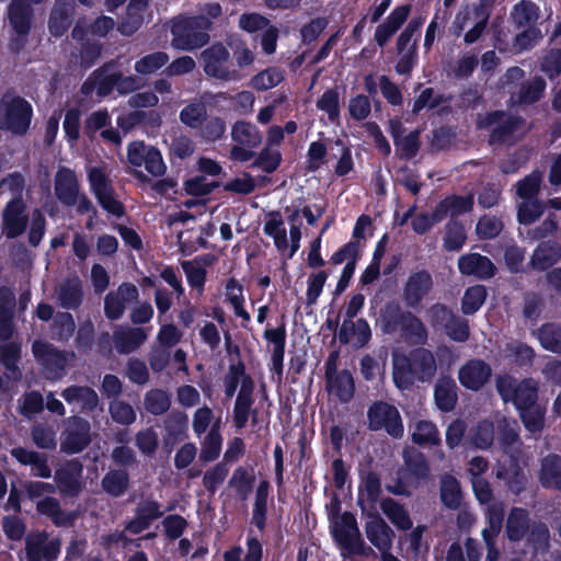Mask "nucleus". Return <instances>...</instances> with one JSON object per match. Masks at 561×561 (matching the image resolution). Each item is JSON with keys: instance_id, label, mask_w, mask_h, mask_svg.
Wrapping results in <instances>:
<instances>
[{"instance_id": "nucleus-1", "label": "nucleus", "mask_w": 561, "mask_h": 561, "mask_svg": "<svg viewBox=\"0 0 561 561\" xmlns=\"http://www.w3.org/2000/svg\"><path fill=\"white\" fill-rule=\"evenodd\" d=\"M436 373L437 360L428 348L416 347L408 354L392 353V379L400 390H408L415 382L431 383Z\"/></svg>"}, {"instance_id": "nucleus-2", "label": "nucleus", "mask_w": 561, "mask_h": 561, "mask_svg": "<svg viewBox=\"0 0 561 561\" xmlns=\"http://www.w3.org/2000/svg\"><path fill=\"white\" fill-rule=\"evenodd\" d=\"M211 21L204 15H179L171 25V45L180 50H194L209 42Z\"/></svg>"}, {"instance_id": "nucleus-3", "label": "nucleus", "mask_w": 561, "mask_h": 561, "mask_svg": "<svg viewBox=\"0 0 561 561\" xmlns=\"http://www.w3.org/2000/svg\"><path fill=\"white\" fill-rule=\"evenodd\" d=\"M33 108L28 101L13 93L0 100V129L14 135H24L30 128Z\"/></svg>"}, {"instance_id": "nucleus-4", "label": "nucleus", "mask_w": 561, "mask_h": 561, "mask_svg": "<svg viewBox=\"0 0 561 561\" xmlns=\"http://www.w3.org/2000/svg\"><path fill=\"white\" fill-rule=\"evenodd\" d=\"M54 191L57 199L67 207H76L79 214L95 211L90 198L80 191L76 172L61 167L54 178Z\"/></svg>"}, {"instance_id": "nucleus-5", "label": "nucleus", "mask_w": 561, "mask_h": 561, "mask_svg": "<svg viewBox=\"0 0 561 561\" xmlns=\"http://www.w3.org/2000/svg\"><path fill=\"white\" fill-rule=\"evenodd\" d=\"M331 531L341 548L344 559L365 553V542L360 536L355 516L350 512L332 518Z\"/></svg>"}, {"instance_id": "nucleus-6", "label": "nucleus", "mask_w": 561, "mask_h": 561, "mask_svg": "<svg viewBox=\"0 0 561 561\" xmlns=\"http://www.w3.org/2000/svg\"><path fill=\"white\" fill-rule=\"evenodd\" d=\"M495 388L504 402H512L517 410L537 403L539 382L534 378L517 380L510 375H501Z\"/></svg>"}, {"instance_id": "nucleus-7", "label": "nucleus", "mask_w": 561, "mask_h": 561, "mask_svg": "<svg viewBox=\"0 0 561 561\" xmlns=\"http://www.w3.org/2000/svg\"><path fill=\"white\" fill-rule=\"evenodd\" d=\"M201 61L204 72L220 81H237L240 72L232 67L229 50L220 43L213 44L202 51Z\"/></svg>"}, {"instance_id": "nucleus-8", "label": "nucleus", "mask_w": 561, "mask_h": 561, "mask_svg": "<svg viewBox=\"0 0 561 561\" xmlns=\"http://www.w3.org/2000/svg\"><path fill=\"white\" fill-rule=\"evenodd\" d=\"M7 21L15 35L11 39L10 48L18 53L23 48L33 23V9L28 1L11 0L7 8Z\"/></svg>"}, {"instance_id": "nucleus-9", "label": "nucleus", "mask_w": 561, "mask_h": 561, "mask_svg": "<svg viewBox=\"0 0 561 561\" xmlns=\"http://www.w3.org/2000/svg\"><path fill=\"white\" fill-rule=\"evenodd\" d=\"M91 424L79 415H72L65 421L60 435V450L72 455L81 453L91 443Z\"/></svg>"}, {"instance_id": "nucleus-10", "label": "nucleus", "mask_w": 561, "mask_h": 561, "mask_svg": "<svg viewBox=\"0 0 561 561\" xmlns=\"http://www.w3.org/2000/svg\"><path fill=\"white\" fill-rule=\"evenodd\" d=\"M61 548V540L50 537L44 530H34L25 537V556L27 561H56Z\"/></svg>"}, {"instance_id": "nucleus-11", "label": "nucleus", "mask_w": 561, "mask_h": 561, "mask_svg": "<svg viewBox=\"0 0 561 561\" xmlns=\"http://www.w3.org/2000/svg\"><path fill=\"white\" fill-rule=\"evenodd\" d=\"M496 124L493 128L491 144H511L523 137L527 130L523 118L512 115H505L501 112L491 113L488 116V125Z\"/></svg>"}, {"instance_id": "nucleus-12", "label": "nucleus", "mask_w": 561, "mask_h": 561, "mask_svg": "<svg viewBox=\"0 0 561 561\" xmlns=\"http://www.w3.org/2000/svg\"><path fill=\"white\" fill-rule=\"evenodd\" d=\"M32 351L36 360L44 367L46 377L53 380L65 375L68 358L75 356L42 341H35Z\"/></svg>"}, {"instance_id": "nucleus-13", "label": "nucleus", "mask_w": 561, "mask_h": 561, "mask_svg": "<svg viewBox=\"0 0 561 561\" xmlns=\"http://www.w3.org/2000/svg\"><path fill=\"white\" fill-rule=\"evenodd\" d=\"M383 330L387 333L399 330L407 341L415 345H423L428 339L427 330L421 319L408 311L394 314L387 321Z\"/></svg>"}, {"instance_id": "nucleus-14", "label": "nucleus", "mask_w": 561, "mask_h": 561, "mask_svg": "<svg viewBox=\"0 0 561 561\" xmlns=\"http://www.w3.org/2000/svg\"><path fill=\"white\" fill-rule=\"evenodd\" d=\"M127 158L128 162L135 168L144 165L151 176H162L167 171L160 151L146 146L142 141H134L128 146Z\"/></svg>"}, {"instance_id": "nucleus-15", "label": "nucleus", "mask_w": 561, "mask_h": 561, "mask_svg": "<svg viewBox=\"0 0 561 561\" xmlns=\"http://www.w3.org/2000/svg\"><path fill=\"white\" fill-rule=\"evenodd\" d=\"M369 427L374 431L385 428L394 438L403 435V424L398 409L386 402H377L368 410Z\"/></svg>"}, {"instance_id": "nucleus-16", "label": "nucleus", "mask_w": 561, "mask_h": 561, "mask_svg": "<svg viewBox=\"0 0 561 561\" xmlns=\"http://www.w3.org/2000/svg\"><path fill=\"white\" fill-rule=\"evenodd\" d=\"M325 380L328 392L341 403H347L353 399L355 393L353 376L346 369L337 370L332 357L325 365Z\"/></svg>"}, {"instance_id": "nucleus-17", "label": "nucleus", "mask_w": 561, "mask_h": 561, "mask_svg": "<svg viewBox=\"0 0 561 561\" xmlns=\"http://www.w3.org/2000/svg\"><path fill=\"white\" fill-rule=\"evenodd\" d=\"M138 288L131 283H123L104 298V314L111 320H119L129 304L138 299Z\"/></svg>"}, {"instance_id": "nucleus-18", "label": "nucleus", "mask_w": 561, "mask_h": 561, "mask_svg": "<svg viewBox=\"0 0 561 561\" xmlns=\"http://www.w3.org/2000/svg\"><path fill=\"white\" fill-rule=\"evenodd\" d=\"M26 205L23 198H11L2 210V232L8 239L24 233L27 227Z\"/></svg>"}, {"instance_id": "nucleus-19", "label": "nucleus", "mask_w": 561, "mask_h": 561, "mask_svg": "<svg viewBox=\"0 0 561 561\" xmlns=\"http://www.w3.org/2000/svg\"><path fill=\"white\" fill-rule=\"evenodd\" d=\"M51 298L62 309H78L84 298L81 279L78 276H71L59 282L53 290Z\"/></svg>"}, {"instance_id": "nucleus-20", "label": "nucleus", "mask_w": 561, "mask_h": 561, "mask_svg": "<svg viewBox=\"0 0 561 561\" xmlns=\"http://www.w3.org/2000/svg\"><path fill=\"white\" fill-rule=\"evenodd\" d=\"M491 366L480 358L467 360L458 370V379L465 388L478 391L490 380Z\"/></svg>"}, {"instance_id": "nucleus-21", "label": "nucleus", "mask_w": 561, "mask_h": 561, "mask_svg": "<svg viewBox=\"0 0 561 561\" xmlns=\"http://www.w3.org/2000/svg\"><path fill=\"white\" fill-rule=\"evenodd\" d=\"M162 515L163 512L159 502L152 499H142L135 508V516L126 522L125 530L138 535L148 529Z\"/></svg>"}, {"instance_id": "nucleus-22", "label": "nucleus", "mask_w": 561, "mask_h": 561, "mask_svg": "<svg viewBox=\"0 0 561 561\" xmlns=\"http://www.w3.org/2000/svg\"><path fill=\"white\" fill-rule=\"evenodd\" d=\"M492 4V0H479L477 3L463 7L455 18V33L459 35L470 25H488Z\"/></svg>"}, {"instance_id": "nucleus-23", "label": "nucleus", "mask_w": 561, "mask_h": 561, "mask_svg": "<svg viewBox=\"0 0 561 561\" xmlns=\"http://www.w3.org/2000/svg\"><path fill=\"white\" fill-rule=\"evenodd\" d=\"M433 285L434 282L430 272L422 270L412 273L403 287V299L407 306L411 308L417 307L432 290Z\"/></svg>"}, {"instance_id": "nucleus-24", "label": "nucleus", "mask_w": 561, "mask_h": 561, "mask_svg": "<svg viewBox=\"0 0 561 561\" xmlns=\"http://www.w3.org/2000/svg\"><path fill=\"white\" fill-rule=\"evenodd\" d=\"M60 396L73 410L82 413L93 412L100 403L99 394L89 386L71 385Z\"/></svg>"}, {"instance_id": "nucleus-25", "label": "nucleus", "mask_w": 561, "mask_h": 561, "mask_svg": "<svg viewBox=\"0 0 561 561\" xmlns=\"http://www.w3.org/2000/svg\"><path fill=\"white\" fill-rule=\"evenodd\" d=\"M254 390L243 389L239 391L232 411V421L237 430L245 427L248 421L252 426L260 423L259 410L254 408Z\"/></svg>"}, {"instance_id": "nucleus-26", "label": "nucleus", "mask_w": 561, "mask_h": 561, "mask_svg": "<svg viewBox=\"0 0 561 561\" xmlns=\"http://www.w3.org/2000/svg\"><path fill=\"white\" fill-rule=\"evenodd\" d=\"M82 465L78 460L66 462L55 472V481L59 492L67 496H76L82 489Z\"/></svg>"}, {"instance_id": "nucleus-27", "label": "nucleus", "mask_w": 561, "mask_h": 561, "mask_svg": "<svg viewBox=\"0 0 561 561\" xmlns=\"http://www.w3.org/2000/svg\"><path fill=\"white\" fill-rule=\"evenodd\" d=\"M404 468L400 471L410 485L417 486L430 477V467L425 456L415 448L403 451Z\"/></svg>"}, {"instance_id": "nucleus-28", "label": "nucleus", "mask_w": 561, "mask_h": 561, "mask_svg": "<svg viewBox=\"0 0 561 561\" xmlns=\"http://www.w3.org/2000/svg\"><path fill=\"white\" fill-rule=\"evenodd\" d=\"M148 339L142 328L118 325L113 332V344L118 354L127 355L136 352Z\"/></svg>"}, {"instance_id": "nucleus-29", "label": "nucleus", "mask_w": 561, "mask_h": 561, "mask_svg": "<svg viewBox=\"0 0 561 561\" xmlns=\"http://www.w3.org/2000/svg\"><path fill=\"white\" fill-rule=\"evenodd\" d=\"M370 337V328L364 319L344 320L339 331V341L356 348L365 346Z\"/></svg>"}, {"instance_id": "nucleus-30", "label": "nucleus", "mask_w": 561, "mask_h": 561, "mask_svg": "<svg viewBox=\"0 0 561 561\" xmlns=\"http://www.w3.org/2000/svg\"><path fill=\"white\" fill-rule=\"evenodd\" d=\"M499 443L508 458L519 459L522 456L523 443L518 436L516 421L502 417L497 421Z\"/></svg>"}, {"instance_id": "nucleus-31", "label": "nucleus", "mask_w": 561, "mask_h": 561, "mask_svg": "<svg viewBox=\"0 0 561 561\" xmlns=\"http://www.w3.org/2000/svg\"><path fill=\"white\" fill-rule=\"evenodd\" d=\"M458 268L462 275L476 276L481 279L492 277L495 272L492 261L479 253L461 255L458 260Z\"/></svg>"}, {"instance_id": "nucleus-32", "label": "nucleus", "mask_w": 561, "mask_h": 561, "mask_svg": "<svg viewBox=\"0 0 561 561\" xmlns=\"http://www.w3.org/2000/svg\"><path fill=\"white\" fill-rule=\"evenodd\" d=\"M240 386L239 391L243 389L254 390L255 383L245 371V365L241 360L230 363L224 377V391L227 398H232Z\"/></svg>"}, {"instance_id": "nucleus-33", "label": "nucleus", "mask_w": 561, "mask_h": 561, "mask_svg": "<svg viewBox=\"0 0 561 561\" xmlns=\"http://www.w3.org/2000/svg\"><path fill=\"white\" fill-rule=\"evenodd\" d=\"M10 454L21 465L30 466L34 477L44 479L51 477V469L48 466L46 455L23 447H15L11 449Z\"/></svg>"}, {"instance_id": "nucleus-34", "label": "nucleus", "mask_w": 561, "mask_h": 561, "mask_svg": "<svg viewBox=\"0 0 561 561\" xmlns=\"http://www.w3.org/2000/svg\"><path fill=\"white\" fill-rule=\"evenodd\" d=\"M75 12V0H56L49 18V32L55 36L62 35L71 25Z\"/></svg>"}, {"instance_id": "nucleus-35", "label": "nucleus", "mask_w": 561, "mask_h": 561, "mask_svg": "<svg viewBox=\"0 0 561 561\" xmlns=\"http://www.w3.org/2000/svg\"><path fill=\"white\" fill-rule=\"evenodd\" d=\"M365 534L380 552H388L391 549L393 531L381 517L376 516L367 522Z\"/></svg>"}, {"instance_id": "nucleus-36", "label": "nucleus", "mask_w": 561, "mask_h": 561, "mask_svg": "<svg viewBox=\"0 0 561 561\" xmlns=\"http://www.w3.org/2000/svg\"><path fill=\"white\" fill-rule=\"evenodd\" d=\"M36 510L39 514L48 516L57 527H70L77 519V513L61 510L59 501L50 496L38 501Z\"/></svg>"}, {"instance_id": "nucleus-37", "label": "nucleus", "mask_w": 561, "mask_h": 561, "mask_svg": "<svg viewBox=\"0 0 561 561\" xmlns=\"http://www.w3.org/2000/svg\"><path fill=\"white\" fill-rule=\"evenodd\" d=\"M473 195H451L439 202L435 207V219L444 220L447 216H459L472 210Z\"/></svg>"}, {"instance_id": "nucleus-38", "label": "nucleus", "mask_w": 561, "mask_h": 561, "mask_svg": "<svg viewBox=\"0 0 561 561\" xmlns=\"http://www.w3.org/2000/svg\"><path fill=\"white\" fill-rule=\"evenodd\" d=\"M561 259V245L554 241H545L538 244L531 257L530 265L534 270L546 271Z\"/></svg>"}, {"instance_id": "nucleus-39", "label": "nucleus", "mask_w": 561, "mask_h": 561, "mask_svg": "<svg viewBox=\"0 0 561 561\" xmlns=\"http://www.w3.org/2000/svg\"><path fill=\"white\" fill-rule=\"evenodd\" d=\"M410 5H400L396 8L387 20L378 25L375 33V39L379 46H383L389 38L400 28L408 19Z\"/></svg>"}, {"instance_id": "nucleus-40", "label": "nucleus", "mask_w": 561, "mask_h": 561, "mask_svg": "<svg viewBox=\"0 0 561 561\" xmlns=\"http://www.w3.org/2000/svg\"><path fill=\"white\" fill-rule=\"evenodd\" d=\"M496 478L506 482L510 490L518 494L526 484V477L518 465V459L510 458L508 462L502 461L496 470Z\"/></svg>"}, {"instance_id": "nucleus-41", "label": "nucleus", "mask_w": 561, "mask_h": 561, "mask_svg": "<svg viewBox=\"0 0 561 561\" xmlns=\"http://www.w3.org/2000/svg\"><path fill=\"white\" fill-rule=\"evenodd\" d=\"M117 84V72H107L106 69L96 70L83 83L82 92L89 94L95 91L99 96L108 95Z\"/></svg>"}, {"instance_id": "nucleus-42", "label": "nucleus", "mask_w": 561, "mask_h": 561, "mask_svg": "<svg viewBox=\"0 0 561 561\" xmlns=\"http://www.w3.org/2000/svg\"><path fill=\"white\" fill-rule=\"evenodd\" d=\"M221 446L220 419H217L208 433L201 440L199 461L207 463L216 460L221 453Z\"/></svg>"}, {"instance_id": "nucleus-43", "label": "nucleus", "mask_w": 561, "mask_h": 561, "mask_svg": "<svg viewBox=\"0 0 561 561\" xmlns=\"http://www.w3.org/2000/svg\"><path fill=\"white\" fill-rule=\"evenodd\" d=\"M538 477L543 488L561 490V457L548 455L542 458Z\"/></svg>"}, {"instance_id": "nucleus-44", "label": "nucleus", "mask_w": 561, "mask_h": 561, "mask_svg": "<svg viewBox=\"0 0 561 561\" xmlns=\"http://www.w3.org/2000/svg\"><path fill=\"white\" fill-rule=\"evenodd\" d=\"M457 385L450 377H440L435 383L434 399L439 410L449 412L457 403Z\"/></svg>"}, {"instance_id": "nucleus-45", "label": "nucleus", "mask_w": 561, "mask_h": 561, "mask_svg": "<svg viewBox=\"0 0 561 561\" xmlns=\"http://www.w3.org/2000/svg\"><path fill=\"white\" fill-rule=\"evenodd\" d=\"M546 89V82L540 77H535L524 82L519 90L511 94L513 105L531 104L537 102Z\"/></svg>"}, {"instance_id": "nucleus-46", "label": "nucleus", "mask_w": 561, "mask_h": 561, "mask_svg": "<svg viewBox=\"0 0 561 561\" xmlns=\"http://www.w3.org/2000/svg\"><path fill=\"white\" fill-rule=\"evenodd\" d=\"M263 231L266 236L271 237L274 241L276 249L284 253L288 247L287 231L284 226V220L278 211L270 213L266 216Z\"/></svg>"}, {"instance_id": "nucleus-47", "label": "nucleus", "mask_w": 561, "mask_h": 561, "mask_svg": "<svg viewBox=\"0 0 561 561\" xmlns=\"http://www.w3.org/2000/svg\"><path fill=\"white\" fill-rule=\"evenodd\" d=\"M231 139L238 145L254 149L261 145L262 134L255 125L238 121L232 125Z\"/></svg>"}, {"instance_id": "nucleus-48", "label": "nucleus", "mask_w": 561, "mask_h": 561, "mask_svg": "<svg viewBox=\"0 0 561 561\" xmlns=\"http://www.w3.org/2000/svg\"><path fill=\"white\" fill-rule=\"evenodd\" d=\"M529 527L528 512L520 507L512 508L506 520L507 538L512 541H519L524 538Z\"/></svg>"}, {"instance_id": "nucleus-49", "label": "nucleus", "mask_w": 561, "mask_h": 561, "mask_svg": "<svg viewBox=\"0 0 561 561\" xmlns=\"http://www.w3.org/2000/svg\"><path fill=\"white\" fill-rule=\"evenodd\" d=\"M382 513L399 529L408 530L412 527V520L403 505L391 497H386L380 503Z\"/></svg>"}, {"instance_id": "nucleus-50", "label": "nucleus", "mask_w": 561, "mask_h": 561, "mask_svg": "<svg viewBox=\"0 0 561 561\" xmlns=\"http://www.w3.org/2000/svg\"><path fill=\"white\" fill-rule=\"evenodd\" d=\"M21 356V346L19 343H1L0 344V364L7 369V377L13 380L21 378V371L18 362Z\"/></svg>"}, {"instance_id": "nucleus-51", "label": "nucleus", "mask_w": 561, "mask_h": 561, "mask_svg": "<svg viewBox=\"0 0 561 561\" xmlns=\"http://www.w3.org/2000/svg\"><path fill=\"white\" fill-rule=\"evenodd\" d=\"M148 0H130L127 5V18L121 23L118 30L124 35L134 34L142 24V13L146 10Z\"/></svg>"}, {"instance_id": "nucleus-52", "label": "nucleus", "mask_w": 561, "mask_h": 561, "mask_svg": "<svg viewBox=\"0 0 561 561\" xmlns=\"http://www.w3.org/2000/svg\"><path fill=\"white\" fill-rule=\"evenodd\" d=\"M440 500L449 510L459 508L462 500L460 484L450 474H444L440 479Z\"/></svg>"}, {"instance_id": "nucleus-53", "label": "nucleus", "mask_w": 561, "mask_h": 561, "mask_svg": "<svg viewBox=\"0 0 561 561\" xmlns=\"http://www.w3.org/2000/svg\"><path fill=\"white\" fill-rule=\"evenodd\" d=\"M101 484L107 494L118 497L127 491L129 486V476L127 471L123 469L110 470L103 477Z\"/></svg>"}, {"instance_id": "nucleus-54", "label": "nucleus", "mask_w": 561, "mask_h": 561, "mask_svg": "<svg viewBox=\"0 0 561 561\" xmlns=\"http://www.w3.org/2000/svg\"><path fill=\"white\" fill-rule=\"evenodd\" d=\"M511 15L518 26H528L538 21L540 9L531 0H520L513 7Z\"/></svg>"}, {"instance_id": "nucleus-55", "label": "nucleus", "mask_w": 561, "mask_h": 561, "mask_svg": "<svg viewBox=\"0 0 561 561\" xmlns=\"http://www.w3.org/2000/svg\"><path fill=\"white\" fill-rule=\"evenodd\" d=\"M144 407L152 415H162L171 407V394L162 389H151L144 397Z\"/></svg>"}, {"instance_id": "nucleus-56", "label": "nucleus", "mask_w": 561, "mask_h": 561, "mask_svg": "<svg viewBox=\"0 0 561 561\" xmlns=\"http://www.w3.org/2000/svg\"><path fill=\"white\" fill-rule=\"evenodd\" d=\"M537 336L545 350L561 354V325L556 323L542 324L538 330Z\"/></svg>"}, {"instance_id": "nucleus-57", "label": "nucleus", "mask_w": 561, "mask_h": 561, "mask_svg": "<svg viewBox=\"0 0 561 561\" xmlns=\"http://www.w3.org/2000/svg\"><path fill=\"white\" fill-rule=\"evenodd\" d=\"M542 183V173L539 170L533 171L515 184V194L519 199L537 198Z\"/></svg>"}, {"instance_id": "nucleus-58", "label": "nucleus", "mask_w": 561, "mask_h": 561, "mask_svg": "<svg viewBox=\"0 0 561 561\" xmlns=\"http://www.w3.org/2000/svg\"><path fill=\"white\" fill-rule=\"evenodd\" d=\"M519 415L524 426L530 433H539L545 426V408L538 402L524 409H519Z\"/></svg>"}, {"instance_id": "nucleus-59", "label": "nucleus", "mask_w": 561, "mask_h": 561, "mask_svg": "<svg viewBox=\"0 0 561 561\" xmlns=\"http://www.w3.org/2000/svg\"><path fill=\"white\" fill-rule=\"evenodd\" d=\"M206 118L207 107L202 102L190 103L180 112L181 123L193 129L202 127Z\"/></svg>"}, {"instance_id": "nucleus-60", "label": "nucleus", "mask_w": 561, "mask_h": 561, "mask_svg": "<svg viewBox=\"0 0 561 561\" xmlns=\"http://www.w3.org/2000/svg\"><path fill=\"white\" fill-rule=\"evenodd\" d=\"M284 71L278 67H270L251 79V87L257 91H267L284 80Z\"/></svg>"}, {"instance_id": "nucleus-61", "label": "nucleus", "mask_w": 561, "mask_h": 561, "mask_svg": "<svg viewBox=\"0 0 561 561\" xmlns=\"http://www.w3.org/2000/svg\"><path fill=\"white\" fill-rule=\"evenodd\" d=\"M108 413L115 423L125 426L131 425L137 417L133 405L121 399L110 401Z\"/></svg>"}, {"instance_id": "nucleus-62", "label": "nucleus", "mask_w": 561, "mask_h": 561, "mask_svg": "<svg viewBox=\"0 0 561 561\" xmlns=\"http://www.w3.org/2000/svg\"><path fill=\"white\" fill-rule=\"evenodd\" d=\"M545 210V204L538 198L520 199L517 205V218L523 225L535 222Z\"/></svg>"}, {"instance_id": "nucleus-63", "label": "nucleus", "mask_w": 561, "mask_h": 561, "mask_svg": "<svg viewBox=\"0 0 561 561\" xmlns=\"http://www.w3.org/2000/svg\"><path fill=\"white\" fill-rule=\"evenodd\" d=\"M412 440L417 445H437L440 440L436 426L428 421H419L412 431Z\"/></svg>"}, {"instance_id": "nucleus-64", "label": "nucleus", "mask_w": 561, "mask_h": 561, "mask_svg": "<svg viewBox=\"0 0 561 561\" xmlns=\"http://www.w3.org/2000/svg\"><path fill=\"white\" fill-rule=\"evenodd\" d=\"M486 298V289L482 285L469 287L462 297L461 310L465 314L476 313L484 304Z\"/></svg>"}]
</instances>
